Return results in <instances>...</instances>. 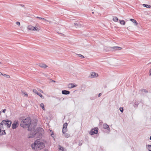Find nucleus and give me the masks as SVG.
<instances>
[{"label":"nucleus","instance_id":"obj_32","mask_svg":"<svg viewBox=\"0 0 151 151\" xmlns=\"http://www.w3.org/2000/svg\"><path fill=\"white\" fill-rule=\"evenodd\" d=\"M16 24L18 26H19L20 25V22H16Z\"/></svg>","mask_w":151,"mask_h":151},{"label":"nucleus","instance_id":"obj_22","mask_svg":"<svg viewBox=\"0 0 151 151\" xmlns=\"http://www.w3.org/2000/svg\"><path fill=\"white\" fill-rule=\"evenodd\" d=\"M40 106L42 108L43 110H45L44 105L43 103H41L40 104Z\"/></svg>","mask_w":151,"mask_h":151},{"label":"nucleus","instance_id":"obj_24","mask_svg":"<svg viewBox=\"0 0 151 151\" xmlns=\"http://www.w3.org/2000/svg\"><path fill=\"white\" fill-rule=\"evenodd\" d=\"M139 104V103H138V102L136 101L135 103H134L133 105L134 107L137 106Z\"/></svg>","mask_w":151,"mask_h":151},{"label":"nucleus","instance_id":"obj_31","mask_svg":"<svg viewBox=\"0 0 151 151\" xmlns=\"http://www.w3.org/2000/svg\"><path fill=\"white\" fill-rule=\"evenodd\" d=\"M79 57H82V58H84V57L83 55L81 54H77V55Z\"/></svg>","mask_w":151,"mask_h":151},{"label":"nucleus","instance_id":"obj_42","mask_svg":"<svg viewBox=\"0 0 151 151\" xmlns=\"http://www.w3.org/2000/svg\"><path fill=\"white\" fill-rule=\"evenodd\" d=\"M52 82H55V81H54V80H52Z\"/></svg>","mask_w":151,"mask_h":151},{"label":"nucleus","instance_id":"obj_12","mask_svg":"<svg viewBox=\"0 0 151 151\" xmlns=\"http://www.w3.org/2000/svg\"><path fill=\"white\" fill-rule=\"evenodd\" d=\"M18 123L14 122L12 124V127L13 129H16L17 127Z\"/></svg>","mask_w":151,"mask_h":151},{"label":"nucleus","instance_id":"obj_10","mask_svg":"<svg viewBox=\"0 0 151 151\" xmlns=\"http://www.w3.org/2000/svg\"><path fill=\"white\" fill-rule=\"evenodd\" d=\"M62 93L64 95H68L70 94V92L68 91L63 90L62 91Z\"/></svg>","mask_w":151,"mask_h":151},{"label":"nucleus","instance_id":"obj_33","mask_svg":"<svg viewBox=\"0 0 151 151\" xmlns=\"http://www.w3.org/2000/svg\"><path fill=\"white\" fill-rule=\"evenodd\" d=\"M22 93H23V94L26 96H28L27 93L26 92H23Z\"/></svg>","mask_w":151,"mask_h":151},{"label":"nucleus","instance_id":"obj_5","mask_svg":"<svg viewBox=\"0 0 151 151\" xmlns=\"http://www.w3.org/2000/svg\"><path fill=\"white\" fill-rule=\"evenodd\" d=\"M107 48L108 49V51H112L119 50L122 49L121 47L118 46H114L112 47H108Z\"/></svg>","mask_w":151,"mask_h":151},{"label":"nucleus","instance_id":"obj_15","mask_svg":"<svg viewBox=\"0 0 151 151\" xmlns=\"http://www.w3.org/2000/svg\"><path fill=\"white\" fill-rule=\"evenodd\" d=\"M69 86L70 88H71L76 87V86L74 85L73 83H71L69 84Z\"/></svg>","mask_w":151,"mask_h":151},{"label":"nucleus","instance_id":"obj_29","mask_svg":"<svg viewBox=\"0 0 151 151\" xmlns=\"http://www.w3.org/2000/svg\"><path fill=\"white\" fill-rule=\"evenodd\" d=\"M33 92L37 94V93L38 92L37 90L36 89H33Z\"/></svg>","mask_w":151,"mask_h":151},{"label":"nucleus","instance_id":"obj_18","mask_svg":"<svg viewBox=\"0 0 151 151\" xmlns=\"http://www.w3.org/2000/svg\"><path fill=\"white\" fill-rule=\"evenodd\" d=\"M36 18L39 19L43 20L46 21H48V20H47L43 18L40 17H36Z\"/></svg>","mask_w":151,"mask_h":151},{"label":"nucleus","instance_id":"obj_14","mask_svg":"<svg viewBox=\"0 0 151 151\" xmlns=\"http://www.w3.org/2000/svg\"><path fill=\"white\" fill-rule=\"evenodd\" d=\"M130 20L133 23H135V25L136 26L137 25L138 23L135 19H131Z\"/></svg>","mask_w":151,"mask_h":151},{"label":"nucleus","instance_id":"obj_9","mask_svg":"<svg viewBox=\"0 0 151 151\" xmlns=\"http://www.w3.org/2000/svg\"><path fill=\"white\" fill-rule=\"evenodd\" d=\"M35 136V131L33 133L32 132H31L29 134V135L28 137L32 138L34 137Z\"/></svg>","mask_w":151,"mask_h":151},{"label":"nucleus","instance_id":"obj_11","mask_svg":"<svg viewBox=\"0 0 151 151\" xmlns=\"http://www.w3.org/2000/svg\"><path fill=\"white\" fill-rule=\"evenodd\" d=\"M91 78H95L96 77L98 76V74L96 73H92L91 74Z\"/></svg>","mask_w":151,"mask_h":151},{"label":"nucleus","instance_id":"obj_8","mask_svg":"<svg viewBox=\"0 0 151 151\" xmlns=\"http://www.w3.org/2000/svg\"><path fill=\"white\" fill-rule=\"evenodd\" d=\"M39 66L42 68H46L48 67L46 64L43 63H39Z\"/></svg>","mask_w":151,"mask_h":151},{"label":"nucleus","instance_id":"obj_20","mask_svg":"<svg viewBox=\"0 0 151 151\" xmlns=\"http://www.w3.org/2000/svg\"><path fill=\"white\" fill-rule=\"evenodd\" d=\"M37 94L40 96L42 99H43L44 98V96L41 94V93L39 92H37Z\"/></svg>","mask_w":151,"mask_h":151},{"label":"nucleus","instance_id":"obj_39","mask_svg":"<svg viewBox=\"0 0 151 151\" xmlns=\"http://www.w3.org/2000/svg\"><path fill=\"white\" fill-rule=\"evenodd\" d=\"M101 95V93H99L98 96V97H99Z\"/></svg>","mask_w":151,"mask_h":151},{"label":"nucleus","instance_id":"obj_1","mask_svg":"<svg viewBox=\"0 0 151 151\" xmlns=\"http://www.w3.org/2000/svg\"><path fill=\"white\" fill-rule=\"evenodd\" d=\"M31 147L32 149L36 150H41L45 147V144L41 142L40 139H37L31 145Z\"/></svg>","mask_w":151,"mask_h":151},{"label":"nucleus","instance_id":"obj_30","mask_svg":"<svg viewBox=\"0 0 151 151\" xmlns=\"http://www.w3.org/2000/svg\"><path fill=\"white\" fill-rule=\"evenodd\" d=\"M119 110H120V111L122 113L123 111V108H122V107H120L119 109Z\"/></svg>","mask_w":151,"mask_h":151},{"label":"nucleus","instance_id":"obj_25","mask_svg":"<svg viewBox=\"0 0 151 151\" xmlns=\"http://www.w3.org/2000/svg\"><path fill=\"white\" fill-rule=\"evenodd\" d=\"M2 76H4L7 78H10V76L9 75H6L5 74L2 73Z\"/></svg>","mask_w":151,"mask_h":151},{"label":"nucleus","instance_id":"obj_23","mask_svg":"<svg viewBox=\"0 0 151 151\" xmlns=\"http://www.w3.org/2000/svg\"><path fill=\"white\" fill-rule=\"evenodd\" d=\"M68 125V124L67 123H65L63 125V128H67Z\"/></svg>","mask_w":151,"mask_h":151},{"label":"nucleus","instance_id":"obj_37","mask_svg":"<svg viewBox=\"0 0 151 151\" xmlns=\"http://www.w3.org/2000/svg\"><path fill=\"white\" fill-rule=\"evenodd\" d=\"M149 73H150V74H149L150 76H151V68L150 69V70Z\"/></svg>","mask_w":151,"mask_h":151},{"label":"nucleus","instance_id":"obj_21","mask_svg":"<svg viewBox=\"0 0 151 151\" xmlns=\"http://www.w3.org/2000/svg\"><path fill=\"white\" fill-rule=\"evenodd\" d=\"M113 19V20L115 22H117L118 20V18L116 17H114Z\"/></svg>","mask_w":151,"mask_h":151},{"label":"nucleus","instance_id":"obj_13","mask_svg":"<svg viewBox=\"0 0 151 151\" xmlns=\"http://www.w3.org/2000/svg\"><path fill=\"white\" fill-rule=\"evenodd\" d=\"M27 28L28 29L30 30H33L35 28L34 27L30 25L27 27Z\"/></svg>","mask_w":151,"mask_h":151},{"label":"nucleus","instance_id":"obj_43","mask_svg":"<svg viewBox=\"0 0 151 151\" xmlns=\"http://www.w3.org/2000/svg\"><path fill=\"white\" fill-rule=\"evenodd\" d=\"M106 85H105V86H104V88H106Z\"/></svg>","mask_w":151,"mask_h":151},{"label":"nucleus","instance_id":"obj_27","mask_svg":"<svg viewBox=\"0 0 151 151\" xmlns=\"http://www.w3.org/2000/svg\"><path fill=\"white\" fill-rule=\"evenodd\" d=\"M59 149V151H64V149L62 147H60Z\"/></svg>","mask_w":151,"mask_h":151},{"label":"nucleus","instance_id":"obj_45","mask_svg":"<svg viewBox=\"0 0 151 151\" xmlns=\"http://www.w3.org/2000/svg\"><path fill=\"white\" fill-rule=\"evenodd\" d=\"M21 6H24V5H21Z\"/></svg>","mask_w":151,"mask_h":151},{"label":"nucleus","instance_id":"obj_2","mask_svg":"<svg viewBox=\"0 0 151 151\" xmlns=\"http://www.w3.org/2000/svg\"><path fill=\"white\" fill-rule=\"evenodd\" d=\"M31 124V121L30 118L27 117L21 122L20 126L23 128H27L29 127Z\"/></svg>","mask_w":151,"mask_h":151},{"label":"nucleus","instance_id":"obj_28","mask_svg":"<svg viewBox=\"0 0 151 151\" xmlns=\"http://www.w3.org/2000/svg\"><path fill=\"white\" fill-rule=\"evenodd\" d=\"M65 136L67 137L68 138L70 136V135L69 134H67V133H64Z\"/></svg>","mask_w":151,"mask_h":151},{"label":"nucleus","instance_id":"obj_17","mask_svg":"<svg viewBox=\"0 0 151 151\" xmlns=\"http://www.w3.org/2000/svg\"><path fill=\"white\" fill-rule=\"evenodd\" d=\"M143 6H144L145 7L147 8H150L151 7L150 5L145 4H143Z\"/></svg>","mask_w":151,"mask_h":151},{"label":"nucleus","instance_id":"obj_47","mask_svg":"<svg viewBox=\"0 0 151 151\" xmlns=\"http://www.w3.org/2000/svg\"><path fill=\"white\" fill-rule=\"evenodd\" d=\"M1 63L0 62V64H1Z\"/></svg>","mask_w":151,"mask_h":151},{"label":"nucleus","instance_id":"obj_41","mask_svg":"<svg viewBox=\"0 0 151 151\" xmlns=\"http://www.w3.org/2000/svg\"><path fill=\"white\" fill-rule=\"evenodd\" d=\"M2 73L0 72V75H2Z\"/></svg>","mask_w":151,"mask_h":151},{"label":"nucleus","instance_id":"obj_6","mask_svg":"<svg viewBox=\"0 0 151 151\" xmlns=\"http://www.w3.org/2000/svg\"><path fill=\"white\" fill-rule=\"evenodd\" d=\"M98 128L97 127L95 128L94 129H92L89 132V134L91 135L94 134H96L98 132Z\"/></svg>","mask_w":151,"mask_h":151},{"label":"nucleus","instance_id":"obj_16","mask_svg":"<svg viewBox=\"0 0 151 151\" xmlns=\"http://www.w3.org/2000/svg\"><path fill=\"white\" fill-rule=\"evenodd\" d=\"M119 21L121 24L123 25L125 24V22L124 20H119Z\"/></svg>","mask_w":151,"mask_h":151},{"label":"nucleus","instance_id":"obj_26","mask_svg":"<svg viewBox=\"0 0 151 151\" xmlns=\"http://www.w3.org/2000/svg\"><path fill=\"white\" fill-rule=\"evenodd\" d=\"M148 149L149 151H151V145H148Z\"/></svg>","mask_w":151,"mask_h":151},{"label":"nucleus","instance_id":"obj_19","mask_svg":"<svg viewBox=\"0 0 151 151\" xmlns=\"http://www.w3.org/2000/svg\"><path fill=\"white\" fill-rule=\"evenodd\" d=\"M67 131V128H63L62 132L63 134L65 133Z\"/></svg>","mask_w":151,"mask_h":151},{"label":"nucleus","instance_id":"obj_46","mask_svg":"<svg viewBox=\"0 0 151 151\" xmlns=\"http://www.w3.org/2000/svg\"><path fill=\"white\" fill-rule=\"evenodd\" d=\"M53 133L52 132V133L51 134V135H52V134H53Z\"/></svg>","mask_w":151,"mask_h":151},{"label":"nucleus","instance_id":"obj_36","mask_svg":"<svg viewBox=\"0 0 151 151\" xmlns=\"http://www.w3.org/2000/svg\"><path fill=\"white\" fill-rule=\"evenodd\" d=\"M142 91H143L144 92H145V93H147L148 92V91H147L146 90L143 89V90H142Z\"/></svg>","mask_w":151,"mask_h":151},{"label":"nucleus","instance_id":"obj_7","mask_svg":"<svg viewBox=\"0 0 151 151\" xmlns=\"http://www.w3.org/2000/svg\"><path fill=\"white\" fill-rule=\"evenodd\" d=\"M103 128L104 129H106L109 131H110V128H109V126L108 125L106 124L105 123L103 124Z\"/></svg>","mask_w":151,"mask_h":151},{"label":"nucleus","instance_id":"obj_44","mask_svg":"<svg viewBox=\"0 0 151 151\" xmlns=\"http://www.w3.org/2000/svg\"><path fill=\"white\" fill-rule=\"evenodd\" d=\"M48 22H49L50 23H51V21H48Z\"/></svg>","mask_w":151,"mask_h":151},{"label":"nucleus","instance_id":"obj_34","mask_svg":"<svg viewBox=\"0 0 151 151\" xmlns=\"http://www.w3.org/2000/svg\"><path fill=\"white\" fill-rule=\"evenodd\" d=\"M74 25L76 27H78V24L77 23H74Z\"/></svg>","mask_w":151,"mask_h":151},{"label":"nucleus","instance_id":"obj_4","mask_svg":"<svg viewBox=\"0 0 151 151\" xmlns=\"http://www.w3.org/2000/svg\"><path fill=\"white\" fill-rule=\"evenodd\" d=\"M0 124V125H1L2 126L4 124L7 127V128H9L11 126L12 124V122L9 120L6 119L2 121Z\"/></svg>","mask_w":151,"mask_h":151},{"label":"nucleus","instance_id":"obj_3","mask_svg":"<svg viewBox=\"0 0 151 151\" xmlns=\"http://www.w3.org/2000/svg\"><path fill=\"white\" fill-rule=\"evenodd\" d=\"M36 137L40 138L42 137V135L44 133V131L43 129L39 127L35 130Z\"/></svg>","mask_w":151,"mask_h":151},{"label":"nucleus","instance_id":"obj_35","mask_svg":"<svg viewBox=\"0 0 151 151\" xmlns=\"http://www.w3.org/2000/svg\"><path fill=\"white\" fill-rule=\"evenodd\" d=\"M34 28H35V29H34L33 30H38V29L37 28V27H34Z\"/></svg>","mask_w":151,"mask_h":151},{"label":"nucleus","instance_id":"obj_38","mask_svg":"<svg viewBox=\"0 0 151 151\" xmlns=\"http://www.w3.org/2000/svg\"><path fill=\"white\" fill-rule=\"evenodd\" d=\"M6 109H4L3 110L2 112L3 113H5L6 111Z\"/></svg>","mask_w":151,"mask_h":151},{"label":"nucleus","instance_id":"obj_40","mask_svg":"<svg viewBox=\"0 0 151 151\" xmlns=\"http://www.w3.org/2000/svg\"><path fill=\"white\" fill-rule=\"evenodd\" d=\"M39 91H40L41 92L43 93V91H42V90H41L40 89V90H39Z\"/></svg>","mask_w":151,"mask_h":151}]
</instances>
